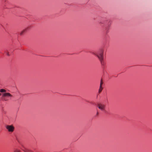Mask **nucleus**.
<instances>
[{
	"label": "nucleus",
	"instance_id": "obj_1",
	"mask_svg": "<svg viewBox=\"0 0 152 152\" xmlns=\"http://www.w3.org/2000/svg\"><path fill=\"white\" fill-rule=\"evenodd\" d=\"M0 92L2 93L4 92L2 94L1 97V99L3 101H7L9 99H10L12 96L10 93H6V90L4 89H1Z\"/></svg>",
	"mask_w": 152,
	"mask_h": 152
},
{
	"label": "nucleus",
	"instance_id": "obj_2",
	"mask_svg": "<svg viewBox=\"0 0 152 152\" xmlns=\"http://www.w3.org/2000/svg\"><path fill=\"white\" fill-rule=\"evenodd\" d=\"M96 55L98 57L102 65L103 64V51L101 50H99Z\"/></svg>",
	"mask_w": 152,
	"mask_h": 152
},
{
	"label": "nucleus",
	"instance_id": "obj_3",
	"mask_svg": "<svg viewBox=\"0 0 152 152\" xmlns=\"http://www.w3.org/2000/svg\"><path fill=\"white\" fill-rule=\"evenodd\" d=\"M97 107L102 111H104L105 110V105L104 104L99 103L97 104Z\"/></svg>",
	"mask_w": 152,
	"mask_h": 152
},
{
	"label": "nucleus",
	"instance_id": "obj_4",
	"mask_svg": "<svg viewBox=\"0 0 152 152\" xmlns=\"http://www.w3.org/2000/svg\"><path fill=\"white\" fill-rule=\"evenodd\" d=\"M6 128L9 132H12L14 131V127L12 125H7Z\"/></svg>",
	"mask_w": 152,
	"mask_h": 152
},
{
	"label": "nucleus",
	"instance_id": "obj_5",
	"mask_svg": "<svg viewBox=\"0 0 152 152\" xmlns=\"http://www.w3.org/2000/svg\"><path fill=\"white\" fill-rule=\"evenodd\" d=\"M22 150L25 152H33L31 150L24 148V149H22Z\"/></svg>",
	"mask_w": 152,
	"mask_h": 152
},
{
	"label": "nucleus",
	"instance_id": "obj_6",
	"mask_svg": "<svg viewBox=\"0 0 152 152\" xmlns=\"http://www.w3.org/2000/svg\"><path fill=\"white\" fill-rule=\"evenodd\" d=\"M28 29V28H27L23 30L20 33V35H23L24 33H25L26 31Z\"/></svg>",
	"mask_w": 152,
	"mask_h": 152
},
{
	"label": "nucleus",
	"instance_id": "obj_7",
	"mask_svg": "<svg viewBox=\"0 0 152 152\" xmlns=\"http://www.w3.org/2000/svg\"><path fill=\"white\" fill-rule=\"evenodd\" d=\"M102 89H103V88H102V87L101 86H100V88H99V93H100L102 91Z\"/></svg>",
	"mask_w": 152,
	"mask_h": 152
},
{
	"label": "nucleus",
	"instance_id": "obj_8",
	"mask_svg": "<svg viewBox=\"0 0 152 152\" xmlns=\"http://www.w3.org/2000/svg\"><path fill=\"white\" fill-rule=\"evenodd\" d=\"M14 152H20V151L17 149L15 148L14 150Z\"/></svg>",
	"mask_w": 152,
	"mask_h": 152
},
{
	"label": "nucleus",
	"instance_id": "obj_9",
	"mask_svg": "<svg viewBox=\"0 0 152 152\" xmlns=\"http://www.w3.org/2000/svg\"><path fill=\"white\" fill-rule=\"evenodd\" d=\"M103 83V82L102 81V80H101L100 82V86H102V85Z\"/></svg>",
	"mask_w": 152,
	"mask_h": 152
},
{
	"label": "nucleus",
	"instance_id": "obj_10",
	"mask_svg": "<svg viewBox=\"0 0 152 152\" xmlns=\"http://www.w3.org/2000/svg\"><path fill=\"white\" fill-rule=\"evenodd\" d=\"M7 55L8 56H9V54L8 53H7Z\"/></svg>",
	"mask_w": 152,
	"mask_h": 152
},
{
	"label": "nucleus",
	"instance_id": "obj_11",
	"mask_svg": "<svg viewBox=\"0 0 152 152\" xmlns=\"http://www.w3.org/2000/svg\"><path fill=\"white\" fill-rule=\"evenodd\" d=\"M18 140V142L19 143H20V142H19V140Z\"/></svg>",
	"mask_w": 152,
	"mask_h": 152
},
{
	"label": "nucleus",
	"instance_id": "obj_12",
	"mask_svg": "<svg viewBox=\"0 0 152 152\" xmlns=\"http://www.w3.org/2000/svg\"><path fill=\"white\" fill-rule=\"evenodd\" d=\"M1 94L0 93V96L1 95Z\"/></svg>",
	"mask_w": 152,
	"mask_h": 152
}]
</instances>
